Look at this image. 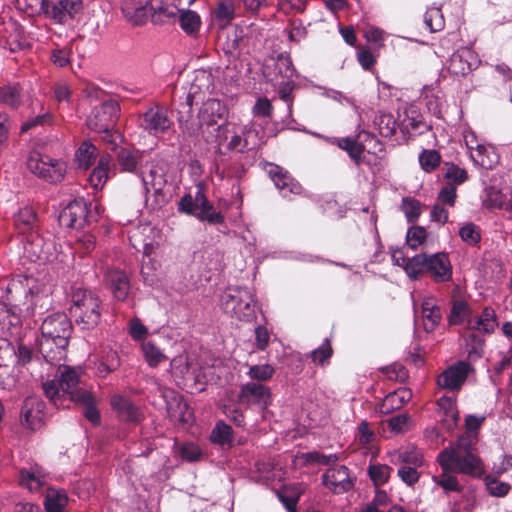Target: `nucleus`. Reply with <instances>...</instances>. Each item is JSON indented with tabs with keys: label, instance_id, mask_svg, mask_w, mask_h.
I'll return each mask as SVG.
<instances>
[{
	"label": "nucleus",
	"instance_id": "nucleus-1",
	"mask_svg": "<svg viewBox=\"0 0 512 512\" xmlns=\"http://www.w3.org/2000/svg\"><path fill=\"white\" fill-rule=\"evenodd\" d=\"M54 365L58 366L56 378L42 383L45 396L56 407H64V400L69 399L84 409V416L90 422L97 424L100 420L97 400L82 380V369L59 362Z\"/></svg>",
	"mask_w": 512,
	"mask_h": 512
},
{
	"label": "nucleus",
	"instance_id": "nucleus-2",
	"mask_svg": "<svg viewBox=\"0 0 512 512\" xmlns=\"http://www.w3.org/2000/svg\"><path fill=\"white\" fill-rule=\"evenodd\" d=\"M227 114L228 109L224 103L216 98H208L199 108L197 120L190 115L185 117L182 111H178V127L184 137L194 138L201 135L206 142L221 146L227 141L231 126L226 121Z\"/></svg>",
	"mask_w": 512,
	"mask_h": 512
},
{
	"label": "nucleus",
	"instance_id": "nucleus-3",
	"mask_svg": "<svg viewBox=\"0 0 512 512\" xmlns=\"http://www.w3.org/2000/svg\"><path fill=\"white\" fill-rule=\"evenodd\" d=\"M437 461L442 469L439 475H434L432 481L445 492H462L463 486L452 473H461L471 477H480L484 473L480 458L474 455L460 440L456 445L442 450Z\"/></svg>",
	"mask_w": 512,
	"mask_h": 512
},
{
	"label": "nucleus",
	"instance_id": "nucleus-4",
	"mask_svg": "<svg viewBox=\"0 0 512 512\" xmlns=\"http://www.w3.org/2000/svg\"><path fill=\"white\" fill-rule=\"evenodd\" d=\"M71 333L72 323L65 313L55 312L44 318L39 346L48 363L55 364L66 357Z\"/></svg>",
	"mask_w": 512,
	"mask_h": 512
},
{
	"label": "nucleus",
	"instance_id": "nucleus-5",
	"mask_svg": "<svg viewBox=\"0 0 512 512\" xmlns=\"http://www.w3.org/2000/svg\"><path fill=\"white\" fill-rule=\"evenodd\" d=\"M69 312L75 324L82 330H92L98 326L102 316V301L98 295L81 286L71 288Z\"/></svg>",
	"mask_w": 512,
	"mask_h": 512
},
{
	"label": "nucleus",
	"instance_id": "nucleus-6",
	"mask_svg": "<svg viewBox=\"0 0 512 512\" xmlns=\"http://www.w3.org/2000/svg\"><path fill=\"white\" fill-rule=\"evenodd\" d=\"M119 115V103L112 98H108L92 108L86 123L90 130L101 133L104 141L116 146L120 135L114 131V127Z\"/></svg>",
	"mask_w": 512,
	"mask_h": 512
},
{
	"label": "nucleus",
	"instance_id": "nucleus-7",
	"mask_svg": "<svg viewBox=\"0 0 512 512\" xmlns=\"http://www.w3.org/2000/svg\"><path fill=\"white\" fill-rule=\"evenodd\" d=\"M409 270L414 276L413 280L421 278L424 273H428L437 283H445L452 278V265L448 254L444 252L413 256Z\"/></svg>",
	"mask_w": 512,
	"mask_h": 512
},
{
	"label": "nucleus",
	"instance_id": "nucleus-8",
	"mask_svg": "<svg viewBox=\"0 0 512 512\" xmlns=\"http://www.w3.org/2000/svg\"><path fill=\"white\" fill-rule=\"evenodd\" d=\"M221 303L227 314L240 321L250 322L256 317L254 295L247 288H228L222 295Z\"/></svg>",
	"mask_w": 512,
	"mask_h": 512
},
{
	"label": "nucleus",
	"instance_id": "nucleus-9",
	"mask_svg": "<svg viewBox=\"0 0 512 512\" xmlns=\"http://www.w3.org/2000/svg\"><path fill=\"white\" fill-rule=\"evenodd\" d=\"M178 210L209 224L216 225L224 222V216L213 208L200 188L194 194L184 195L179 201Z\"/></svg>",
	"mask_w": 512,
	"mask_h": 512
},
{
	"label": "nucleus",
	"instance_id": "nucleus-10",
	"mask_svg": "<svg viewBox=\"0 0 512 512\" xmlns=\"http://www.w3.org/2000/svg\"><path fill=\"white\" fill-rule=\"evenodd\" d=\"M27 169L40 179L49 183H58L66 174L65 162L42 155L38 151H31L26 160Z\"/></svg>",
	"mask_w": 512,
	"mask_h": 512
},
{
	"label": "nucleus",
	"instance_id": "nucleus-11",
	"mask_svg": "<svg viewBox=\"0 0 512 512\" xmlns=\"http://www.w3.org/2000/svg\"><path fill=\"white\" fill-rule=\"evenodd\" d=\"M228 139L220 148L225 147L229 151L243 153L262 143L259 137V131L253 123L247 125H237L230 122Z\"/></svg>",
	"mask_w": 512,
	"mask_h": 512
},
{
	"label": "nucleus",
	"instance_id": "nucleus-12",
	"mask_svg": "<svg viewBox=\"0 0 512 512\" xmlns=\"http://www.w3.org/2000/svg\"><path fill=\"white\" fill-rule=\"evenodd\" d=\"M140 126L149 135L158 136L168 132L173 126L168 108L154 105L147 109L140 118Z\"/></svg>",
	"mask_w": 512,
	"mask_h": 512
},
{
	"label": "nucleus",
	"instance_id": "nucleus-13",
	"mask_svg": "<svg viewBox=\"0 0 512 512\" xmlns=\"http://www.w3.org/2000/svg\"><path fill=\"white\" fill-rule=\"evenodd\" d=\"M214 89V78L210 71H195L185 101L187 112L190 114L193 104L198 103L199 100H204L207 95L213 93Z\"/></svg>",
	"mask_w": 512,
	"mask_h": 512
},
{
	"label": "nucleus",
	"instance_id": "nucleus-14",
	"mask_svg": "<svg viewBox=\"0 0 512 512\" xmlns=\"http://www.w3.org/2000/svg\"><path fill=\"white\" fill-rule=\"evenodd\" d=\"M480 64L478 55L470 48L458 49L449 58L447 69L456 76H466Z\"/></svg>",
	"mask_w": 512,
	"mask_h": 512
},
{
	"label": "nucleus",
	"instance_id": "nucleus-15",
	"mask_svg": "<svg viewBox=\"0 0 512 512\" xmlns=\"http://www.w3.org/2000/svg\"><path fill=\"white\" fill-rule=\"evenodd\" d=\"M82 9L81 0H51L45 15L58 24H65Z\"/></svg>",
	"mask_w": 512,
	"mask_h": 512
},
{
	"label": "nucleus",
	"instance_id": "nucleus-16",
	"mask_svg": "<svg viewBox=\"0 0 512 512\" xmlns=\"http://www.w3.org/2000/svg\"><path fill=\"white\" fill-rule=\"evenodd\" d=\"M471 370L472 367L468 362L459 361L445 369L438 376L437 383L441 388L458 390L465 382Z\"/></svg>",
	"mask_w": 512,
	"mask_h": 512
},
{
	"label": "nucleus",
	"instance_id": "nucleus-17",
	"mask_svg": "<svg viewBox=\"0 0 512 512\" xmlns=\"http://www.w3.org/2000/svg\"><path fill=\"white\" fill-rule=\"evenodd\" d=\"M44 402L35 396L27 397L21 408V424L30 429L37 430L43 424Z\"/></svg>",
	"mask_w": 512,
	"mask_h": 512
},
{
	"label": "nucleus",
	"instance_id": "nucleus-18",
	"mask_svg": "<svg viewBox=\"0 0 512 512\" xmlns=\"http://www.w3.org/2000/svg\"><path fill=\"white\" fill-rule=\"evenodd\" d=\"M268 173L277 189L284 198L291 199L292 195H300L302 186L288 172L277 165H270Z\"/></svg>",
	"mask_w": 512,
	"mask_h": 512
},
{
	"label": "nucleus",
	"instance_id": "nucleus-19",
	"mask_svg": "<svg viewBox=\"0 0 512 512\" xmlns=\"http://www.w3.org/2000/svg\"><path fill=\"white\" fill-rule=\"evenodd\" d=\"M87 221V206L83 200L70 202L59 214V223L66 228L83 227Z\"/></svg>",
	"mask_w": 512,
	"mask_h": 512
},
{
	"label": "nucleus",
	"instance_id": "nucleus-20",
	"mask_svg": "<svg viewBox=\"0 0 512 512\" xmlns=\"http://www.w3.org/2000/svg\"><path fill=\"white\" fill-rule=\"evenodd\" d=\"M239 400L246 406L259 405L266 407L271 401V392L263 384L250 382L241 387Z\"/></svg>",
	"mask_w": 512,
	"mask_h": 512
},
{
	"label": "nucleus",
	"instance_id": "nucleus-21",
	"mask_svg": "<svg viewBox=\"0 0 512 512\" xmlns=\"http://www.w3.org/2000/svg\"><path fill=\"white\" fill-rule=\"evenodd\" d=\"M104 282L110 289L114 298L124 301L130 291V282L125 272L116 268H107L103 271Z\"/></svg>",
	"mask_w": 512,
	"mask_h": 512
},
{
	"label": "nucleus",
	"instance_id": "nucleus-22",
	"mask_svg": "<svg viewBox=\"0 0 512 512\" xmlns=\"http://www.w3.org/2000/svg\"><path fill=\"white\" fill-rule=\"evenodd\" d=\"M323 483L334 493H343L352 487L348 468L343 465L329 468L323 475Z\"/></svg>",
	"mask_w": 512,
	"mask_h": 512
},
{
	"label": "nucleus",
	"instance_id": "nucleus-23",
	"mask_svg": "<svg viewBox=\"0 0 512 512\" xmlns=\"http://www.w3.org/2000/svg\"><path fill=\"white\" fill-rule=\"evenodd\" d=\"M498 326L496 313L493 308L485 307L481 314L467 319L466 329L481 334H491Z\"/></svg>",
	"mask_w": 512,
	"mask_h": 512
},
{
	"label": "nucleus",
	"instance_id": "nucleus-24",
	"mask_svg": "<svg viewBox=\"0 0 512 512\" xmlns=\"http://www.w3.org/2000/svg\"><path fill=\"white\" fill-rule=\"evenodd\" d=\"M142 152L120 147L116 150V160L121 171L139 176L141 170Z\"/></svg>",
	"mask_w": 512,
	"mask_h": 512
},
{
	"label": "nucleus",
	"instance_id": "nucleus-25",
	"mask_svg": "<svg viewBox=\"0 0 512 512\" xmlns=\"http://www.w3.org/2000/svg\"><path fill=\"white\" fill-rule=\"evenodd\" d=\"M111 405L116 411L118 417L128 422H139L142 414L139 408L134 405L130 399L122 396L115 395L111 399Z\"/></svg>",
	"mask_w": 512,
	"mask_h": 512
},
{
	"label": "nucleus",
	"instance_id": "nucleus-26",
	"mask_svg": "<svg viewBox=\"0 0 512 512\" xmlns=\"http://www.w3.org/2000/svg\"><path fill=\"white\" fill-rule=\"evenodd\" d=\"M175 6H179V11L175 17L167 18L166 22L179 21L181 28L187 34H193L196 32L201 24L199 15L194 11L188 10L187 8L189 6L180 5L179 1H175Z\"/></svg>",
	"mask_w": 512,
	"mask_h": 512
},
{
	"label": "nucleus",
	"instance_id": "nucleus-27",
	"mask_svg": "<svg viewBox=\"0 0 512 512\" xmlns=\"http://www.w3.org/2000/svg\"><path fill=\"white\" fill-rule=\"evenodd\" d=\"M19 483L31 492L38 491L45 483V473L37 464L23 468L20 470Z\"/></svg>",
	"mask_w": 512,
	"mask_h": 512
},
{
	"label": "nucleus",
	"instance_id": "nucleus-28",
	"mask_svg": "<svg viewBox=\"0 0 512 512\" xmlns=\"http://www.w3.org/2000/svg\"><path fill=\"white\" fill-rule=\"evenodd\" d=\"M139 177L141 178L146 193L149 192L150 188L153 191L162 190L167 182L165 168L160 165H152L148 174H144L141 171Z\"/></svg>",
	"mask_w": 512,
	"mask_h": 512
},
{
	"label": "nucleus",
	"instance_id": "nucleus-29",
	"mask_svg": "<svg viewBox=\"0 0 512 512\" xmlns=\"http://www.w3.org/2000/svg\"><path fill=\"white\" fill-rule=\"evenodd\" d=\"M390 462L393 465L423 466L424 464L421 452L412 446L400 448L390 453Z\"/></svg>",
	"mask_w": 512,
	"mask_h": 512
},
{
	"label": "nucleus",
	"instance_id": "nucleus-30",
	"mask_svg": "<svg viewBox=\"0 0 512 512\" xmlns=\"http://www.w3.org/2000/svg\"><path fill=\"white\" fill-rule=\"evenodd\" d=\"M421 307L424 328L427 332H431L439 324L442 318L441 309L437 305L436 300L431 297L424 299Z\"/></svg>",
	"mask_w": 512,
	"mask_h": 512
},
{
	"label": "nucleus",
	"instance_id": "nucleus-31",
	"mask_svg": "<svg viewBox=\"0 0 512 512\" xmlns=\"http://www.w3.org/2000/svg\"><path fill=\"white\" fill-rule=\"evenodd\" d=\"M415 111L405 112L404 117L400 120L398 128L401 133L406 135L423 134L429 129V126L423 122L418 115H414Z\"/></svg>",
	"mask_w": 512,
	"mask_h": 512
},
{
	"label": "nucleus",
	"instance_id": "nucleus-32",
	"mask_svg": "<svg viewBox=\"0 0 512 512\" xmlns=\"http://www.w3.org/2000/svg\"><path fill=\"white\" fill-rule=\"evenodd\" d=\"M470 158L474 164L485 169H492L499 160V156L495 152L494 147L488 144L482 145L475 150V152L471 151Z\"/></svg>",
	"mask_w": 512,
	"mask_h": 512
},
{
	"label": "nucleus",
	"instance_id": "nucleus-33",
	"mask_svg": "<svg viewBox=\"0 0 512 512\" xmlns=\"http://www.w3.org/2000/svg\"><path fill=\"white\" fill-rule=\"evenodd\" d=\"M411 397L412 393L409 389L400 388L385 397L381 405V411L383 413H390L391 411L402 407L411 399Z\"/></svg>",
	"mask_w": 512,
	"mask_h": 512
},
{
	"label": "nucleus",
	"instance_id": "nucleus-34",
	"mask_svg": "<svg viewBox=\"0 0 512 512\" xmlns=\"http://www.w3.org/2000/svg\"><path fill=\"white\" fill-rule=\"evenodd\" d=\"M141 352L147 365L151 368L159 366L167 359L164 352L153 342L143 341L141 343Z\"/></svg>",
	"mask_w": 512,
	"mask_h": 512
},
{
	"label": "nucleus",
	"instance_id": "nucleus-35",
	"mask_svg": "<svg viewBox=\"0 0 512 512\" xmlns=\"http://www.w3.org/2000/svg\"><path fill=\"white\" fill-rule=\"evenodd\" d=\"M97 148L90 142H83L75 153V161L78 168L87 170L95 162Z\"/></svg>",
	"mask_w": 512,
	"mask_h": 512
},
{
	"label": "nucleus",
	"instance_id": "nucleus-36",
	"mask_svg": "<svg viewBox=\"0 0 512 512\" xmlns=\"http://www.w3.org/2000/svg\"><path fill=\"white\" fill-rule=\"evenodd\" d=\"M234 17V4L231 1L219 3L212 13V24L224 28Z\"/></svg>",
	"mask_w": 512,
	"mask_h": 512
},
{
	"label": "nucleus",
	"instance_id": "nucleus-37",
	"mask_svg": "<svg viewBox=\"0 0 512 512\" xmlns=\"http://www.w3.org/2000/svg\"><path fill=\"white\" fill-rule=\"evenodd\" d=\"M68 497L62 490L50 489L45 497L46 512H65Z\"/></svg>",
	"mask_w": 512,
	"mask_h": 512
},
{
	"label": "nucleus",
	"instance_id": "nucleus-38",
	"mask_svg": "<svg viewBox=\"0 0 512 512\" xmlns=\"http://www.w3.org/2000/svg\"><path fill=\"white\" fill-rule=\"evenodd\" d=\"M374 124L380 135L383 137H392L399 123L396 122L392 114L381 112L375 117Z\"/></svg>",
	"mask_w": 512,
	"mask_h": 512
},
{
	"label": "nucleus",
	"instance_id": "nucleus-39",
	"mask_svg": "<svg viewBox=\"0 0 512 512\" xmlns=\"http://www.w3.org/2000/svg\"><path fill=\"white\" fill-rule=\"evenodd\" d=\"M335 143L340 149L345 150L356 164H360L362 162L364 148L356 140L347 137L336 139Z\"/></svg>",
	"mask_w": 512,
	"mask_h": 512
},
{
	"label": "nucleus",
	"instance_id": "nucleus-40",
	"mask_svg": "<svg viewBox=\"0 0 512 512\" xmlns=\"http://www.w3.org/2000/svg\"><path fill=\"white\" fill-rule=\"evenodd\" d=\"M96 247L95 236L88 232H81L76 235L74 250L80 257L88 255Z\"/></svg>",
	"mask_w": 512,
	"mask_h": 512
},
{
	"label": "nucleus",
	"instance_id": "nucleus-41",
	"mask_svg": "<svg viewBox=\"0 0 512 512\" xmlns=\"http://www.w3.org/2000/svg\"><path fill=\"white\" fill-rule=\"evenodd\" d=\"M471 315L469 305L464 301L457 300L453 303L449 315V323L452 325L465 323L467 326V319L471 317Z\"/></svg>",
	"mask_w": 512,
	"mask_h": 512
},
{
	"label": "nucleus",
	"instance_id": "nucleus-42",
	"mask_svg": "<svg viewBox=\"0 0 512 512\" xmlns=\"http://www.w3.org/2000/svg\"><path fill=\"white\" fill-rule=\"evenodd\" d=\"M49 0H16V7L29 16L44 14Z\"/></svg>",
	"mask_w": 512,
	"mask_h": 512
},
{
	"label": "nucleus",
	"instance_id": "nucleus-43",
	"mask_svg": "<svg viewBox=\"0 0 512 512\" xmlns=\"http://www.w3.org/2000/svg\"><path fill=\"white\" fill-rule=\"evenodd\" d=\"M428 234L425 228L421 226L410 227L406 234V244L412 250L425 246Z\"/></svg>",
	"mask_w": 512,
	"mask_h": 512
},
{
	"label": "nucleus",
	"instance_id": "nucleus-44",
	"mask_svg": "<svg viewBox=\"0 0 512 512\" xmlns=\"http://www.w3.org/2000/svg\"><path fill=\"white\" fill-rule=\"evenodd\" d=\"M391 472L392 468L386 464H370L368 467V475L376 486L385 484L389 480Z\"/></svg>",
	"mask_w": 512,
	"mask_h": 512
},
{
	"label": "nucleus",
	"instance_id": "nucleus-45",
	"mask_svg": "<svg viewBox=\"0 0 512 512\" xmlns=\"http://www.w3.org/2000/svg\"><path fill=\"white\" fill-rule=\"evenodd\" d=\"M0 102L16 108L21 102V90L18 85L0 87Z\"/></svg>",
	"mask_w": 512,
	"mask_h": 512
},
{
	"label": "nucleus",
	"instance_id": "nucleus-46",
	"mask_svg": "<svg viewBox=\"0 0 512 512\" xmlns=\"http://www.w3.org/2000/svg\"><path fill=\"white\" fill-rule=\"evenodd\" d=\"M444 178L447 183L453 184L455 187L464 183L467 178V171L453 163H445L444 165Z\"/></svg>",
	"mask_w": 512,
	"mask_h": 512
},
{
	"label": "nucleus",
	"instance_id": "nucleus-47",
	"mask_svg": "<svg viewBox=\"0 0 512 512\" xmlns=\"http://www.w3.org/2000/svg\"><path fill=\"white\" fill-rule=\"evenodd\" d=\"M397 476L399 479L409 487H413L420 479L418 469L421 466L415 465H397Z\"/></svg>",
	"mask_w": 512,
	"mask_h": 512
},
{
	"label": "nucleus",
	"instance_id": "nucleus-48",
	"mask_svg": "<svg viewBox=\"0 0 512 512\" xmlns=\"http://www.w3.org/2000/svg\"><path fill=\"white\" fill-rule=\"evenodd\" d=\"M35 222L36 214L34 210L29 207L21 209L15 217V224L21 232L32 229Z\"/></svg>",
	"mask_w": 512,
	"mask_h": 512
},
{
	"label": "nucleus",
	"instance_id": "nucleus-49",
	"mask_svg": "<svg viewBox=\"0 0 512 512\" xmlns=\"http://www.w3.org/2000/svg\"><path fill=\"white\" fill-rule=\"evenodd\" d=\"M172 374L175 378L186 380L190 371V364L186 355H178L170 362Z\"/></svg>",
	"mask_w": 512,
	"mask_h": 512
},
{
	"label": "nucleus",
	"instance_id": "nucleus-50",
	"mask_svg": "<svg viewBox=\"0 0 512 512\" xmlns=\"http://www.w3.org/2000/svg\"><path fill=\"white\" fill-rule=\"evenodd\" d=\"M459 236L466 244L475 246L481 240L480 229L472 222L465 223L459 230Z\"/></svg>",
	"mask_w": 512,
	"mask_h": 512
},
{
	"label": "nucleus",
	"instance_id": "nucleus-51",
	"mask_svg": "<svg viewBox=\"0 0 512 512\" xmlns=\"http://www.w3.org/2000/svg\"><path fill=\"white\" fill-rule=\"evenodd\" d=\"M210 439L213 443L228 444L232 441V429L224 422H218L211 432Z\"/></svg>",
	"mask_w": 512,
	"mask_h": 512
},
{
	"label": "nucleus",
	"instance_id": "nucleus-52",
	"mask_svg": "<svg viewBox=\"0 0 512 512\" xmlns=\"http://www.w3.org/2000/svg\"><path fill=\"white\" fill-rule=\"evenodd\" d=\"M31 245L35 249V253L37 254V257L42 260H51L53 257V253L51 252V249L53 247V243L51 241H45L40 236H33Z\"/></svg>",
	"mask_w": 512,
	"mask_h": 512
},
{
	"label": "nucleus",
	"instance_id": "nucleus-53",
	"mask_svg": "<svg viewBox=\"0 0 512 512\" xmlns=\"http://www.w3.org/2000/svg\"><path fill=\"white\" fill-rule=\"evenodd\" d=\"M424 22L431 32L441 30L444 26L441 10L436 7L429 8L424 15Z\"/></svg>",
	"mask_w": 512,
	"mask_h": 512
},
{
	"label": "nucleus",
	"instance_id": "nucleus-54",
	"mask_svg": "<svg viewBox=\"0 0 512 512\" xmlns=\"http://www.w3.org/2000/svg\"><path fill=\"white\" fill-rule=\"evenodd\" d=\"M52 122V115L48 111H43L42 113L30 117L21 125V132L25 133L31 129H34L39 126L49 125Z\"/></svg>",
	"mask_w": 512,
	"mask_h": 512
},
{
	"label": "nucleus",
	"instance_id": "nucleus-55",
	"mask_svg": "<svg viewBox=\"0 0 512 512\" xmlns=\"http://www.w3.org/2000/svg\"><path fill=\"white\" fill-rule=\"evenodd\" d=\"M275 370L269 364L252 365L249 367L248 375L251 379L258 381H267L272 378Z\"/></svg>",
	"mask_w": 512,
	"mask_h": 512
},
{
	"label": "nucleus",
	"instance_id": "nucleus-56",
	"mask_svg": "<svg viewBox=\"0 0 512 512\" xmlns=\"http://www.w3.org/2000/svg\"><path fill=\"white\" fill-rule=\"evenodd\" d=\"M440 159L435 150H424L419 156L420 165L426 172L434 170L440 164Z\"/></svg>",
	"mask_w": 512,
	"mask_h": 512
},
{
	"label": "nucleus",
	"instance_id": "nucleus-57",
	"mask_svg": "<svg viewBox=\"0 0 512 512\" xmlns=\"http://www.w3.org/2000/svg\"><path fill=\"white\" fill-rule=\"evenodd\" d=\"M485 485L489 494L495 497H503L510 490V485L508 483L499 481L498 479L490 476L486 477Z\"/></svg>",
	"mask_w": 512,
	"mask_h": 512
},
{
	"label": "nucleus",
	"instance_id": "nucleus-58",
	"mask_svg": "<svg viewBox=\"0 0 512 512\" xmlns=\"http://www.w3.org/2000/svg\"><path fill=\"white\" fill-rule=\"evenodd\" d=\"M401 209L408 222L416 221L421 213L420 203L417 200L408 197L403 199Z\"/></svg>",
	"mask_w": 512,
	"mask_h": 512
},
{
	"label": "nucleus",
	"instance_id": "nucleus-59",
	"mask_svg": "<svg viewBox=\"0 0 512 512\" xmlns=\"http://www.w3.org/2000/svg\"><path fill=\"white\" fill-rule=\"evenodd\" d=\"M275 69L284 79H291L294 75V69L290 57L280 55L275 62Z\"/></svg>",
	"mask_w": 512,
	"mask_h": 512
},
{
	"label": "nucleus",
	"instance_id": "nucleus-60",
	"mask_svg": "<svg viewBox=\"0 0 512 512\" xmlns=\"http://www.w3.org/2000/svg\"><path fill=\"white\" fill-rule=\"evenodd\" d=\"M391 259L394 265H397L399 267H402L409 277V279L413 280L414 276L411 274L409 267L412 265L413 257L406 258L404 256V253L401 249H395L392 251Z\"/></svg>",
	"mask_w": 512,
	"mask_h": 512
},
{
	"label": "nucleus",
	"instance_id": "nucleus-61",
	"mask_svg": "<svg viewBox=\"0 0 512 512\" xmlns=\"http://www.w3.org/2000/svg\"><path fill=\"white\" fill-rule=\"evenodd\" d=\"M456 200V187L447 183L439 192L437 203L442 205L454 206Z\"/></svg>",
	"mask_w": 512,
	"mask_h": 512
},
{
	"label": "nucleus",
	"instance_id": "nucleus-62",
	"mask_svg": "<svg viewBox=\"0 0 512 512\" xmlns=\"http://www.w3.org/2000/svg\"><path fill=\"white\" fill-rule=\"evenodd\" d=\"M129 335L132 339L139 341L143 340L148 334V329L144 326L139 318H133L128 323Z\"/></svg>",
	"mask_w": 512,
	"mask_h": 512
},
{
	"label": "nucleus",
	"instance_id": "nucleus-63",
	"mask_svg": "<svg viewBox=\"0 0 512 512\" xmlns=\"http://www.w3.org/2000/svg\"><path fill=\"white\" fill-rule=\"evenodd\" d=\"M332 355V349L329 341L326 339L324 343L317 349L312 351V360L315 363L323 364Z\"/></svg>",
	"mask_w": 512,
	"mask_h": 512
},
{
	"label": "nucleus",
	"instance_id": "nucleus-64",
	"mask_svg": "<svg viewBox=\"0 0 512 512\" xmlns=\"http://www.w3.org/2000/svg\"><path fill=\"white\" fill-rule=\"evenodd\" d=\"M108 179V172L103 168L95 167L89 176V183L94 189H101Z\"/></svg>",
	"mask_w": 512,
	"mask_h": 512
}]
</instances>
